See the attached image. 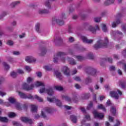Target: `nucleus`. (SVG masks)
I'll return each mask as SVG.
<instances>
[{
    "label": "nucleus",
    "mask_w": 126,
    "mask_h": 126,
    "mask_svg": "<svg viewBox=\"0 0 126 126\" xmlns=\"http://www.w3.org/2000/svg\"><path fill=\"white\" fill-rule=\"evenodd\" d=\"M9 102L10 103H11V104H15V103H16V100L15 99V98L13 97H9L8 98Z\"/></svg>",
    "instance_id": "29"
},
{
    "label": "nucleus",
    "mask_w": 126,
    "mask_h": 126,
    "mask_svg": "<svg viewBox=\"0 0 126 126\" xmlns=\"http://www.w3.org/2000/svg\"><path fill=\"white\" fill-rule=\"evenodd\" d=\"M108 44H109V39H108V37H105L104 41L102 40L97 41L96 43L94 45V48L95 50H98V49H100V48L107 47Z\"/></svg>",
    "instance_id": "2"
},
{
    "label": "nucleus",
    "mask_w": 126,
    "mask_h": 126,
    "mask_svg": "<svg viewBox=\"0 0 126 126\" xmlns=\"http://www.w3.org/2000/svg\"><path fill=\"white\" fill-rule=\"evenodd\" d=\"M12 124L13 126H22V125L20 124V123H18V122L15 121L12 122Z\"/></svg>",
    "instance_id": "47"
},
{
    "label": "nucleus",
    "mask_w": 126,
    "mask_h": 126,
    "mask_svg": "<svg viewBox=\"0 0 126 126\" xmlns=\"http://www.w3.org/2000/svg\"><path fill=\"white\" fill-rule=\"evenodd\" d=\"M62 99L63 100H65V101H67V102H71V101H73V102H76V101H77V96H74L73 98L71 99L67 95H62Z\"/></svg>",
    "instance_id": "10"
},
{
    "label": "nucleus",
    "mask_w": 126,
    "mask_h": 126,
    "mask_svg": "<svg viewBox=\"0 0 126 126\" xmlns=\"http://www.w3.org/2000/svg\"><path fill=\"white\" fill-rule=\"evenodd\" d=\"M114 1H115V0H106L104 2V5H110V4L114 3Z\"/></svg>",
    "instance_id": "22"
},
{
    "label": "nucleus",
    "mask_w": 126,
    "mask_h": 126,
    "mask_svg": "<svg viewBox=\"0 0 126 126\" xmlns=\"http://www.w3.org/2000/svg\"><path fill=\"white\" fill-rule=\"evenodd\" d=\"M88 58H89V59H90L91 60L94 59V56H93V54L89 53L88 54Z\"/></svg>",
    "instance_id": "48"
},
{
    "label": "nucleus",
    "mask_w": 126,
    "mask_h": 126,
    "mask_svg": "<svg viewBox=\"0 0 126 126\" xmlns=\"http://www.w3.org/2000/svg\"><path fill=\"white\" fill-rule=\"evenodd\" d=\"M46 53H47V49L46 48H42L41 49V56H44V55H46Z\"/></svg>",
    "instance_id": "38"
},
{
    "label": "nucleus",
    "mask_w": 126,
    "mask_h": 126,
    "mask_svg": "<svg viewBox=\"0 0 126 126\" xmlns=\"http://www.w3.org/2000/svg\"><path fill=\"white\" fill-rule=\"evenodd\" d=\"M0 122H2L3 123H7V122H8V119H7L6 117H0Z\"/></svg>",
    "instance_id": "30"
},
{
    "label": "nucleus",
    "mask_w": 126,
    "mask_h": 126,
    "mask_svg": "<svg viewBox=\"0 0 126 126\" xmlns=\"http://www.w3.org/2000/svg\"><path fill=\"white\" fill-rule=\"evenodd\" d=\"M20 98H22L23 99H31L32 100H33V99H36L38 101V102H43V98L40 97L39 96L35 95L34 97L31 95V94H29L28 95L21 92H18Z\"/></svg>",
    "instance_id": "1"
},
{
    "label": "nucleus",
    "mask_w": 126,
    "mask_h": 126,
    "mask_svg": "<svg viewBox=\"0 0 126 126\" xmlns=\"http://www.w3.org/2000/svg\"><path fill=\"white\" fill-rule=\"evenodd\" d=\"M55 88L58 91H63V87L61 86H56L55 87Z\"/></svg>",
    "instance_id": "37"
},
{
    "label": "nucleus",
    "mask_w": 126,
    "mask_h": 126,
    "mask_svg": "<svg viewBox=\"0 0 126 126\" xmlns=\"http://www.w3.org/2000/svg\"><path fill=\"white\" fill-rule=\"evenodd\" d=\"M31 111L32 112V113H36V112H37V106L34 105H32Z\"/></svg>",
    "instance_id": "27"
},
{
    "label": "nucleus",
    "mask_w": 126,
    "mask_h": 126,
    "mask_svg": "<svg viewBox=\"0 0 126 126\" xmlns=\"http://www.w3.org/2000/svg\"><path fill=\"white\" fill-rule=\"evenodd\" d=\"M110 111H111V113H112V115H113V116H116V108L112 106L111 107V109Z\"/></svg>",
    "instance_id": "34"
},
{
    "label": "nucleus",
    "mask_w": 126,
    "mask_h": 126,
    "mask_svg": "<svg viewBox=\"0 0 126 126\" xmlns=\"http://www.w3.org/2000/svg\"><path fill=\"white\" fill-rule=\"evenodd\" d=\"M6 95V94L5 93L0 91V96L3 97V96H5Z\"/></svg>",
    "instance_id": "61"
},
{
    "label": "nucleus",
    "mask_w": 126,
    "mask_h": 126,
    "mask_svg": "<svg viewBox=\"0 0 126 126\" xmlns=\"http://www.w3.org/2000/svg\"><path fill=\"white\" fill-rule=\"evenodd\" d=\"M3 65L5 69H9V65L6 63H3Z\"/></svg>",
    "instance_id": "45"
},
{
    "label": "nucleus",
    "mask_w": 126,
    "mask_h": 126,
    "mask_svg": "<svg viewBox=\"0 0 126 126\" xmlns=\"http://www.w3.org/2000/svg\"><path fill=\"white\" fill-rule=\"evenodd\" d=\"M110 70H111L112 71H114V70H116V67H115L114 66H111L110 67Z\"/></svg>",
    "instance_id": "62"
},
{
    "label": "nucleus",
    "mask_w": 126,
    "mask_h": 126,
    "mask_svg": "<svg viewBox=\"0 0 126 126\" xmlns=\"http://www.w3.org/2000/svg\"><path fill=\"white\" fill-rule=\"evenodd\" d=\"M36 74L38 77H42V73H41V72L36 73Z\"/></svg>",
    "instance_id": "63"
},
{
    "label": "nucleus",
    "mask_w": 126,
    "mask_h": 126,
    "mask_svg": "<svg viewBox=\"0 0 126 126\" xmlns=\"http://www.w3.org/2000/svg\"><path fill=\"white\" fill-rule=\"evenodd\" d=\"M67 54L65 52H59L57 55H55L54 58L53 62L55 63L59 62V60L62 63H65V58L63 57L64 56H66Z\"/></svg>",
    "instance_id": "3"
},
{
    "label": "nucleus",
    "mask_w": 126,
    "mask_h": 126,
    "mask_svg": "<svg viewBox=\"0 0 126 126\" xmlns=\"http://www.w3.org/2000/svg\"><path fill=\"white\" fill-rule=\"evenodd\" d=\"M108 120H109V122H110V123H113V122H114V117H113L111 116H109Z\"/></svg>",
    "instance_id": "54"
},
{
    "label": "nucleus",
    "mask_w": 126,
    "mask_h": 126,
    "mask_svg": "<svg viewBox=\"0 0 126 126\" xmlns=\"http://www.w3.org/2000/svg\"><path fill=\"white\" fill-rule=\"evenodd\" d=\"M74 80H75V81H81V78L79 76H76L74 78Z\"/></svg>",
    "instance_id": "51"
},
{
    "label": "nucleus",
    "mask_w": 126,
    "mask_h": 126,
    "mask_svg": "<svg viewBox=\"0 0 126 126\" xmlns=\"http://www.w3.org/2000/svg\"><path fill=\"white\" fill-rule=\"evenodd\" d=\"M90 97V94H83L82 95V98L83 100H84V99H89Z\"/></svg>",
    "instance_id": "25"
},
{
    "label": "nucleus",
    "mask_w": 126,
    "mask_h": 126,
    "mask_svg": "<svg viewBox=\"0 0 126 126\" xmlns=\"http://www.w3.org/2000/svg\"><path fill=\"white\" fill-rule=\"evenodd\" d=\"M6 44L7 45H8V46H13V45H14V42H13L12 41V40H7L6 42Z\"/></svg>",
    "instance_id": "41"
},
{
    "label": "nucleus",
    "mask_w": 126,
    "mask_h": 126,
    "mask_svg": "<svg viewBox=\"0 0 126 126\" xmlns=\"http://www.w3.org/2000/svg\"><path fill=\"white\" fill-rule=\"evenodd\" d=\"M75 58L77 59V61H79V62H81L84 60V57L81 56H77L75 57Z\"/></svg>",
    "instance_id": "39"
},
{
    "label": "nucleus",
    "mask_w": 126,
    "mask_h": 126,
    "mask_svg": "<svg viewBox=\"0 0 126 126\" xmlns=\"http://www.w3.org/2000/svg\"><path fill=\"white\" fill-rule=\"evenodd\" d=\"M64 17H54L52 19L53 23H56L59 26H63L64 25V21H63Z\"/></svg>",
    "instance_id": "5"
},
{
    "label": "nucleus",
    "mask_w": 126,
    "mask_h": 126,
    "mask_svg": "<svg viewBox=\"0 0 126 126\" xmlns=\"http://www.w3.org/2000/svg\"><path fill=\"white\" fill-rule=\"evenodd\" d=\"M43 68H44V69H45V70H52V66H48V65H45L43 67Z\"/></svg>",
    "instance_id": "42"
},
{
    "label": "nucleus",
    "mask_w": 126,
    "mask_h": 126,
    "mask_svg": "<svg viewBox=\"0 0 126 126\" xmlns=\"http://www.w3.org/2000/svg\"><path fill=\"white\" fill-rule=\"evenodd\" d=\"M20 3V1H17L15 2H13L11 4V7H15V6H16V5H18Z\"/></svg>",
    "instance_id": "28"
},
{
    "label": "nucleus",
    "mask_w": 126,
    "mask_h": 126,
    "mask_svg": "<svg viewBox=\"0 0 126 126\" xmlns=\"http://www.w3.org/2000/svg\"><path fill=\"white\" fill-rule=\"evenodd\" d=\"M94 22H96V23H98L101 21V17H96L94 19Z\"/></svg>",
    "instance_id": "43"
},
{
    "label": "nucleus",
    "mask_w": 126,
    "mask_h": 126,
    "mask_svg": "<svg viewBox=\"0 0 126 126\" xmlns=\"http://www.w3.org/2000/svg\"><path fill=\"white\" fill-rule=\"evenodd\" d=\"M85 27H88V30L94 34L96 33L97 30H100V27L98 25H95V26L92 25H89L88 23H85L84 24Z\"/></svg>",
    "instance_id": "4"
},
{
    "label": "nucleus",
    "mask_w": 126,
    "mask_h": 126,
    "mask_svg": "<svg viewBox=\"0 0 126 126\" xmlns=\"http://www.w3.org/2000/svg\"><path fill=\"white\" fill-rule=\"evenodd\" d=\"M92 82V80L90 77H87L85 80L86 84H89V83H91Z\"/></svg>",
    "instance_id": "33"
},
{
    "label": "nucleus",
    "mask_w": 126,
    "mask_h": 126,
    "mask_svg": "<svg viewBox=\"0 0 126 126\" xmlns=\"http://www.w3.org/2000/svg\"><path fill=\"white\" fill-rule=\"evenodd\" d=\"M93 107V102L90 101V103H89L87 109L88 110H90L91 108Z\"/></svg>",
    "instance_id": "35"
},
{
    "label": "nucleus",
    "mask_w": 126,
    "mask_h": 126,
    "mask_svg": "<svg viewBox=\"0 0 126 126\" xmlns=\"http://www.w3.org/2000/svg\"><path fill=\"white\" fill-rule=\"evenodd\" d=\"M53 42L55 44H57V43H60V42H62V38H61V37L56 38L55 39H54Z\"/></svg>",
    "instance_id": "36"
},
{
    "label": "nucleus",
    "mask_w": 126,
    "mask_h": 126,
    "mask_svg": "<svg viewBox=\"0 0 126 126\" xmlns=\"http://www.w3.org/2000/svg\"><path fill=\"white\" fill-rule=\"evenodd\" d=\"M35 86L36 87H39V86H43V87H45V83L41 82H36L35 84Z\"/></svg>",
    "instance_id": "24"
},
{
    "label": "nucleus",
    "mask_w": 126,
    "mask_h": 126,
    "mask_svg": "<svg viewBox=\"0 0 126 126\" xmlns=\"http://www.w3.org/2000/svg\"><path fill=\"white\" fill-rule=\"evenodd\" d=\"M122 22V21L121 20V19H118L116 22H113L112 23V27L113 28H115V27H117V25H119V24H120V23Z\"/></svg>",
    "instance_id": "18"
},
{
    "label": "nucleus",
    "mask_w": 126,
    "mask_h": 126,
    "mask_svg": "<svg viewBox=\"0 0 126 126\" xmlns=\"http://www.w3.org/2000/svg\"><path fill=\"white\" fill-rule=\"evenodd\" d=\"M81 39L82 42L83 43H85V44H93V42H94V40L89 39L86 36H84L83 35L81 36Z\"/></svg>",
    "instance_id": "9"
},
{
    "label": "nucleus",
    "mask_w": 126,
    "mask_h": 126,
    "mask_svg": "<svg viewBox=\"0 0 126 126\" xmlns=\"http://www.w3.org/2000/svg\"><path fill=\"white\" fill-rule=\"evenodd\" d=\"M68 41L70 43H72V42H74V38H73L72 36H71L69 37Z\"/></svg>",
    "instance_id": "53"
},
{
    "label": "nucleus",
    "mask_w": 126,
    "mask_h": 126,
    "mask_svg": "<svg viewBox=\"0 0 126 126\" xmlns=\"http://www.w3.org/2000/svg\"><path fill=\"white\" fill-rule=\"evenodd\" d=\"M27 81L28 83H30L31 82H32V81H33V78H32L31 77H29L27 79Z\"/></svg>",
    "instance_id": "50"
},
{
    "label": "nucleus",
    "mask_w": 126,
    "mask_h": 126,
    "mask_svg": "<svg viewBox=\"0 0 126 126\" xmlns=\"http://www.w3.org/2000/svg\"><path fill=\"white\" fill-rule=\"evenodd\" d=\"M38 12L39 14H46L49 13V11L46 9H40L38 10Z\"/></svg>",
    "instance_id": "19"
},
{
    "label": "nucleus",
    "mask_w": 126,
    "mask_h": 126,
    "mask_svg": "<svg viewBox=\"0 0 126 126\" xmlns=\"http://www.w3.org/2000/svg\"><path fill=\"white\" fill-rule=\"evenodd\" d=\"M55 75H56L57 78H59V79H63V76L62 75L61 72L56 71L55 72Z\"/></svg>",
    "instance_id": "23"
},
{
    "label": "nucleus",
    "mask_w": 126,
    "mask_h": 126,
    "mask_svg": "<svg viewBox=\"0 0 126 126\" xmlns=\"http://www.w3.org/2000/svg\"><path fill=\"white\" fill-rule=\"evenodd\" d=\"M7 14H8V12H7L6 11H3L1 13L2 16H5L6 15H7Z\"/></svg>",
    "instance_id": "60"
},
{
    "label": "nucleus",
    "mask_w": 126,
    "mask_h": 126,
    "mask_svg": "<svg viewBox=\"0 0 126 126\" xmlns=\"http://www.w3.org/2000/svg\"><path fill=\"white\" fill-rule=\"evenodd\" d=\"M40 25L39 23H37L35 25L36 31H37V32H38V33H40Z\"/></svg>",
    "instance_id": "32"
},
{
    "label": "nucleus",
    "mask_w": 126,
    "mask_h": 126,
    "mask_svg": "<svg viewBox=\"0 0 126 126\" xmlns=\"http://www.w3.org/2000/svg\"><path fill=\"white\" fill-rule=\"evenodd\" d=\"M93 113L94 118H97V119H100V120L104 118V114L103 113H100L96 110H94Z\"/></svg>",
    "instance_id": "12"
},
{
    "label": "nucleus",
    "mask_w": 126,
    "mask_h": 126,
    "mask_svg": "<svg viewBox=\"0 0 126 126\" xmlns=\"http://www.w3.org/2000/svg\"><path fill=\"white\" fill-rule=\"evenodd\" d=\"M101 16H106V15H108V12L106 11H104L101 13Z\"/></svg>",
    "instance_id": "52"
},
{
    "label": "nucleus",
    "mask_w": 126,
    "mask_h": 126,
    "mask_svg": "<svg viewBox=\"0 0 126 126\" xmlns=\"http://www.w3.org/2000/svg\"><path fill=\"white\" fill-rule=\"evenodd\" d=\"M46 113H48V114L51 113V112H53V110L49 107H46L44 108V111H41V116L42 118H44V119L47 118V116L46 115Z\"/></svg>",
    "instance_id": "11"
},
{
    "label": "nucleus",
    "mask_w": 126,
    "mask_h": 126,
    "mask_svg": "<svg viewBox=\"0 0 126 126\" xmlns=\"http://www.w3.org/2000/svg\"><path fill=\"white\" fill-rule=\"evenodd\" d=\"M119 85L121 86L122 88H125L126 87V82L125 81H120Z\"/></svg>",
    "instance_id": "44"
},
{
    "label": "nucleus",
    "mask_w": 126,
    "mask_h": 126,
    "mask_svg": "<svg viewBox=\"0 0 126 126\" xmlns=\"http://www.w3.org/2000/svg\"><path fill=\"white\" fill-rule=\"evenodd\" d=\"M110 96L111 97H112L113 98H115V99H119V94L117 92L115 91H111L110 92Z\"/></svg>",
    "instance_id": "17"
},
{
    "label": "nucleus",
    "mask_w": 126,
    "mask_h": 126,
    "mask_svg": "<svg viewBox=\"0 0 126 126\" xmlns=\"http://www.w3.org/2000/svg\"><path fill=\"white\" fill-rule=\"evenodd\" d=\"M17 73H19V74H23L24 73V71L23 70L18 69L17 71Z\"/></svg>",
    "instance_id": "55"
},
{
    "label": "nucleus",
    "mask_w": 126,
    "mask_h": 126,
    "mask_svg": "<svg viewBox=\"0 0 126 126\" xmlns=\"http://www.w3.org/2000/svg\"><path fill=\"white\" fill-rule=\"evenodd\" d=\"M70 119L72 123H74V124H76L77 122V118H76L75 116L71 115L70 117Z\"/></svg>",
    "instance_id": "21"
},
{
    "label": "nucleus",
    "mask_w": 126,
    "mask_h": 126,
    "mask_svg": "<svg viewBox=\"0 0 126 126\" xmlns=\"http://www.w3.org/2000/svg\"><path fill=\"white\" fill-rule=\"evenodd\" d=\"M25 61H27V63H35L36 62V59L32 56H28L25 58Z\"/></svg>",
    "instance_id": "15"
},
{
    "label": "nucleus",
    "mask_w": 126,
    "mask_h": 126,
    "mask_svg": "<svg viewBox=\"0 0 126 126\" xmlns=\"http://www.w3.org/2000/svg\"><path fill=\"white\" fill-rule=\"evenodd\" d=\"M21 120L22 122H23L24 123H27L30 125H32V124H33V121H32V119L28 117H23L21 118Z\"/></svg>",
    "instance_id": "13"
},
{
    "label": "nucleus",
    "mask_w": 126,
    "mask_h": 126,
    "mask_svg": "<svg viewBox=\"0 0 126 126\" xmlns=\"http://www.w3.org/2000/svg\"><path fill=\"white\" fill-rule=\"evenodd\" d=\"M98 109H100L102 110L104 112H106V108L102 104H99L97 106Z\"/></svg>",
    "instance_id": "31"
},
{
    "label": "nucleus",
    "mask_w": 126,
    "mask_h": 126,
    "mask_svg": "<svg viewBox=\"0 0 126 126\" xmlns=\"http://www.w3.org/2000/svg\"><path fill=\"white\" fill-rule=\"evenodd\" d=\"M86 72L87 73H88V74L93 75V76H95V75L97 74V70L96 69L92 67H87L86 69Z\"/></svg>",
    "instance_id": "7"
},
{
    "label": "nucleus",
    "mask_w": 126,
    "mask_h": 126,
    "mask_svg": "<svg viewBox=\"0 0 126 126\" xmlns=\"http://www.w3.org/2000/svg\"><path fill=\"white\" fill-rule=\"evenodd\" d=\"M66 60L70 64H72L73 65L76 64V62H75V60H74L73 59L68 57Z\"/></svg>",
    "instance_id": "20"
},
{
    "label": "nucleus",
    "mask_w": 126,
    "mask_h": 126,
    "mask_svg": "<svg viewBox=\"0 0 126 126\" xmlns=\"http://www.w3.org/2000/svg\"><path fill=\"white\" fill-rule=\"evenodd\" d=\"M12 54L15 56H19V55H20V52L19 51H13Z\"/></svg>",
    "instance_id": "56"
},
{
    "label": "nucleus",
    "mask_w": 126,
    "mask_h": 126,
    "mask_svg": "<svg viewBox=\"0 0 126 126\" xmlns=\"http://www.w3.org/2000/svg\"><path fill=\"white\" fill-rule=\"evenodd\" d=\"M47 100L48 101V102H50V103H53V102H55L57 106H58V107H62V101L56 98V97H53V98H50L48 97Z\"/></svg>",
    "instance_id": "8"
},
{
    "label": "nucleus",
    "mask_w": 126,
    "mask_h": 126,
    "mask_svg": "<svg viewBox=\"0 0 126 126\" xmlns=\"http://www.w3.org/2000/svg\"><path fill=\"white\" fill-rule=\"evenodd\" d=\"M10 76L12 77V78H15V77L17 76V73L14 71L11 72L10 73Z\"/></svg>",
    "instance_id": "40"
},
{
    "label": "nucleus",
    "mask_w": 126,
    "mask_h": 126,
    "mask_svg": "<svg viewBox=\"0 0 126 126\" xmlns=\"http://www.w3.org/2000/svg\"><path fill=\"white\" fill-rule=\"evenodd\" d=\"M62 71H63L65 75H67V76L69 75V69L66 66H63Z\"/></svg>",
    "instance_id": "16"
},
{
    "label": "nucleus",
    "mask_w": 126,
    "mask_h": 126,
    "mask_svg": "<svg viewBox=\"0 0 126 126\" xmlns=\"http://www.w3.org/2000/svg\"><path fill=\"white\" fill-rule=\"evenodd\" d=\"M106 62H108V63H113V59L111 58H108L106 59Z\"/></svg>",
    "instance_id": "59"
},
{
    "label": "nucleus",
    "mask_w": 126,
    "mask_h": 126,
    "mask_svg": "<svg viewBox=\"0 0 126 126\" xmlns=\"http://www.w3.org/2000/svg\"><path fill=\"white\" fill-rule=\"evenodd\" d=\"M22 88L24 90L29 91V90H32L33 88H34V85H32L30 86H28V85H27L26 83H24L22 86Z\"/></svg>",
    "instance_id": "14"
},
{
    "label": "nucleus",
    "mask_w": 126,
    "mask_h": 126,
    "mask_svg": "<svg viewBox=\"0 0 126 126\" xmlns=\"http://www.w3.org/2000/svg\"><path fill=\"white\" fill-rule=\"evenodd\" d=\"M15 107L17 110H21V106H20V104L19 103H16Z\"/></svg>",
    "instance_id": "46"
},
{
    "label": "nucleus",
    "mask_w": 126,
    "mask_h": 126,
    "mask_svg": "<svg viewBox=\"0 0 126 126\" xmlns=\"http://www.w3.org/2000/svg\"><path fill=\"white\" fill-rule=\"evenodd\" d=\"M45 6H47L48 8H51V4L49 1L45 2Z\"/></svg>",
    "instance_id": "57"
},
{
    "label": "nucleus",
    "mask_w": 126,
    "mask_h": 126,
    "mask_svg": "<svg viewBox=\"0 0 126 126\" xmlns=\"http://www.w3.org/2000/svg\"><path fill=\"white\" fill-rule=\"evenodd\" d=\"M24 37H25V33H23L22 34H20L19 35V37L20 39H22V38H24Z\"/></svg>",
    "instance_id": "64"
},
{
    "label": "nucleus",
    "mask_w": 126,
    "mask_h": 126,
    "mask_svg": "<svg viewBox=\"0 0 126 126\" xmlns=\"http://www.w3.org/2000/svg\"><path fill=\"white\" fill-rule=\"evenodd\" d=\"M8 117H9V118H13V117H15V113H14L13 112H11L8 114Z\"/></svg>",
    "instance_id": "49"
},
{
    "label": "nucleus",
    "mask_w": 126,
    "mask_h": 126,
    "mask_svg": "<svg viewBox=\"0 0 126 126\" xmlns=\"http://www.w3.org/2000/svg\"><path fill=\"white\" fill-rule=\"evenodd\" d=\"M25 68L28 72L31 71V68L29 66H26Z\"/></svg>",
    "instance_id": "58"
},
{
    "label": "nucleus",
    "mask_w": 126,
    "mask_h": 126,
    "mask_svg": "<svg viewBox=\"0 0 126 126\" xmlns=\"http://www.w3.org/2000/svg\"><path fill=\"white\" fill-rule=\"evenodd\" d=\"M101 28L102 29V31H103L104 32H108V29L107 28V26H106L105 24H102Z\"/></svg>",
    "instance_id": "26"
},
{
    "label": "nucleus",
    "mask_w": 126,
    "mask_h": 126,
    "mask_svg": "<svg viewBox=\"0 0 126 126\" xmlns=\"http://www.w3.org/2000/svg\"><path fill=\"white\" fill-rule=\"evenodd\" d=\"M39 93L42 94V93H47L49 96H53L54 95V90L52 87H48V89H45V87L40 89L39 90Z\"/></svg>",
    "instance_id": "6"
}]
</instances>
